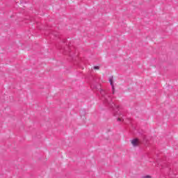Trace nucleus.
Listing matches in <instances>:
<instances>
[{"label": "nucleus", "instance_id": "obj_1", "mask_svg": "<svg viewBox=\"0 0 178 178\" xmlns=\"http://www.w3.org/2000/svg\"><path fill=\"white\" fill-rule=\"evenodd\" d=\"M131 143L133 147H138L140 145V140L138 138H135L131 140Z\"/></svg>", "mask_w": 178, "mask_h": 178}, {"label": "nucleus", "instance_id": "obj_2", "mask_svg": "<svg viewBox=\"0 0 178 178\" xmlns=\"http://www.w3.org/2000/svg\"><path fill=\"white\" fill-rule=\"evenodd\" d=\"M120 115H122L120 113V111H118L115 114V116H120L118 118V122H122L123 120V119L122 118V117L120 116Z\"/></svg>", "mask_w": 178, "mask_h": 178}, {"label": "nucleus", "instance_id": "obj_3", "mask_svg": "<svg viewBox=\"0 0 178 178\" xmlns=\"http://www.w3.org/2000/svg\"><path fill=\"white\" fill-rule=\"evenodd\" d=\"M109 81H110L111 86H112V88H113V77H111L109 79Z\"/></svg>", "mask_w": 178, "mask_h": 178}, {"label": "nucleus", "instance_id": "obj_5", "mask_svg": "<svg viewBox=\"0 0 178 178\" xmlns=\"http://www.w3.org/2000/svg\"><path fill=\"white\" fill-rule=\"evenodd\" d=\"M145 178H151V177L150 176H146V177H145Z\"/></svg>", "mask_w": 178, "mask_h": 178}, {"label": "nucleus", "instance_id": "obj_4", "mask_svg": "<svg viewBox=\"0 0 178 178\" xmlns=\"http://www.w3.org/2000/svg\"><path fill=\"white\" fill-rule=\"evenodd\" d=\"M94 69H95V70H98L99 69V66H95V67H94Z\"/></svg>", "mask_w": 178, "mask_h": 178}]
</instances>
